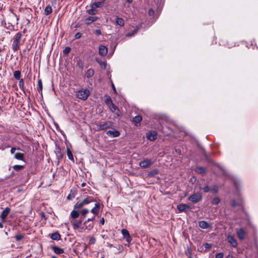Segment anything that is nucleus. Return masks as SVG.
I'll list each match as a JSON object with an SVG mask.
<instances>
[{"label":"nucleus","mask_w":258,"mask_h":258,"mask_svg":"<svg viewBox=\"0 0 258 258\" xmlns=\"http://www.w3.org/2000/svg\"><path fill=\"white\" fill-rule=\"evenodd\" d=\"M90 91L88 89H82L77 92V97L83 100H86L90 95Z\"/></svg>","instance_id":"nucleus-1"},{"label":"nucleus","mask_w":258,"mask_h":258,"mask_svg":"<svg viewBox=\"0 0 258 258\" xmlns=\"http://www.w3.org/2000/svg\"><path fill=\"white\" fill-rule=\"evenodd\" d=\"M188 200L194 203H197L202 200V196L200 193L197 192L190 196Z\"/></svg>","instance_id":"nucleus-2"},{"label":"nucleus","mask_w":258,"mask_h":258,"mask_svg":"<svg viewBox=\"0 0 258 258\" xmlns=\"http://www.w3.org/2000/svg\"><path fill=\"white\" fill-rule=\"evenodd\" d=\"M113 125V122L112 121H108L97 125V127L99 131H102L107 128H111Z\"/></svg>","instance_id":"nucleus-3"},{"label":"nucleus","mask_w":258,"mask_h":258,"mask_svg":"<svg viewBox=\"0 0 258 258\" xmlns=\"http://www.w3.org/2000/svg\"><path fill=\"white\" fill-rule=\"evenodd\" d=\"M153 164V162L151 159H146L144 160L141 161L139 163V165L141 167L146 168L150 167Z\"/></svg>","instance_id":"nucleus-4"},{"label":"nucleus","mask_w":258,"mask_h":258,"mask_svg":"<svg viewBox=\"0 0 258 258\" xmlns=\"http://www.w3.org/2000/svg\"><path fill=\"white\" fill-rule=\"evenodd\" d=\"M236 232L237 236L239 238V239H240V240H243V239H244L245 237L246 232L243 229V228H241L239 229H236Z\"/></svg>","instance_id":"nucleus-5"},{"label":"nucleus","mask_w":258,"mask_h":258,"mask_svg":"<svg viewBox=\"0 0 258 258\" xmlns=\"http://www.w3.org/2000/svg\"><path fill=\"white\" fill-rule=\"evenodd\" d=\"M108 107L110 111L115 114L117 116H120V112L119 108L113 103L110 104Z\"/></svg>","instance_id":"nucleus-6"},{"label":"nucleus","mask_w":258,"mask_h":258,"mask_svg":"<svg viewBox=\"0 0 258 258\" xmlns=\"http://www.w3.org/2000/svg\"><path fill=\"white\" fill-rule=\"evenodd\" d=\"M228 242L231 244L233 247H236L237 246V242L234 236L229 235L227 237Z\"/></svg>","instance_id":"nucleus-7"},{"label":"nucleus","mask_w":258,"mask_h":258,"mask_svg":"<svg viewBox=\"0 0 258 258\" xmlns=\"http://www.w3.org/2000/svg\"><path fill=\"white\" fill-rule=\"evenodd\" d=\"M121 233L123 236V238L126 239V241L128 243H130L132 239L128 231L125 229H123L121 230Z\"/></svg>","instance_id":"nucleus-8"},{"label":"nucleus","mask_w":258,"mask_h":258,"mask_svg":"<svg viewBox=\"0 0 258 258\" xmlns=\"http://www.w3.org/2000/svg\"><path fill=\"white\" fill-rule=\"evenodd\" d=\"M157 134L155 131L150 132L147 134V138L151 141H153L157 138Z\"/></svg>","instance_id":"nucleus-9"},{"label":"nucleus","mask_w":258,"mask_h":258,"mask_svg":"<svg viewBox=\"0 0 258 258\" xmlns=\"http://www.w3.org/2000/svg\"><path fill=\"white\" fill-rule=\"evenodd\" d=\"M108 48L104 45H101L99 47V54L102 56H105L107 54Z\"/></svg>","instance_id":"nucleus-10"},{"label":"nucleus","mask_w":258,"mask_h":258,"mask_svg":"<svg viewBox=\"0 0 258 258\" xmlns=\"http://www.w3.org/2000/svg\"><path fill=\"white\" fill-rule=\"evenodd\" d=\"M106 134L111 137H117L120 136V132L116 130L113 131L109 130L106 132Z\"/></svg>","instance_id":"nucleus-11"},{"label":"nucleus","mask_w":258,"mask_h":258,"mask_svg":"<svg viewBox=\"0 0 258 258\" xmlns=\"http://www.w3.org/2000/svg\"><path fill=\"white\" fill-rule=\"evenodd\" d=\"M191 208L187 204H181L177 205V209L179 212H183L186 211L187 209H191Z\"/></svg>","instance_id":"nucleus-12"},{"label":"nucleus","mask_w":258,"mask_h":258,"mask_svg":"<svg viewBox=\"0 0 258 258\" xmlns=\"http://www.w3.org/2000/svg\"><path fill=\"white\" fill-rule=\"evenodd\" d=\"M73 226L74 229H78L80 228V226L82 223V220H74L71 221Z\"/></svg>","instance_id":"nucleus-13"},{"label":"nucleus","mask_w":258,"mask_h":258,"mask_svg":"<svg viewBox=\"0 0 258 258\" xmlns=\"http://www.w3.org/2000/svg\"><path fill=\"white\" fill-rule=\"evenodd\" d=\"M51 249L57 254H60L64 252V250L62 248L56 245H51Z\"/></svg>","instance_id":"nucleus-14"},{"label":"nucleus","mask_w":258,"mask_h":258,"mask_svg":"<svg viewBox=\"0 0 258 258\" xmlns=\"http://www.w3.org/2000/svg\"><path fill=\"white\" fill-rule=\"evenodd\" d=\"M10 208L9 207H7L2 211L0 215V217L1 218L2 220H4L6 218L9 213H10Z\"/></svg>","instance_id":"nucleus-15"},{"label":"nucleus","mask_w":258,"mask_h":258,"mask_svg":"<svg viewBox=\"0 0 258 258\" xmlns=\"http://www.w3.org/2000/svg\"><path fill=\"white\" fill-rule=\"evenodd\" d=\"M100 208V204L99 203H97L95 204L94 207H93L91 212L94 215H97L99 212V209Z\"/></svg>","instance_id":"nucleus-16"},{"label":"nucleus","mask_w":258,"mask_h":258,"mask_svg":"<svg viewBox=\"0 0 258 258\" xmlns=\"http://www.w3.org/2000/svg\"><path fill=\"white\" fill-rule=\"evenodd\" d=\"M195 172L200 174H205L206 173V169L203 167H197L194 169Z\"/></svg>","instance_id":"nucleus-17"},{"label":"nucleus","mask_w":258,"mask_h":258,"mask_svg":"<svg viewBox=\"0 0 258 258\" xmlns=\"http://www.w3.org/2000/svg\"><path fill=\"white\" fill-rule=\"evenodd\" d=\"M142 120V117L140 115L136 116L133 118V122L135 125L138 126L140 125V122Z\"/></svg>","instance_id":"nucleus-18"},{"label":"nucleus","mask_w":258,"mask_h":258,"mask_svg":"<svg viewBox=\"0 0 258 258\" xmlns=\"http://www.w3.org/2000/svg\"><path fill=\"white\" fill-rule=\"evenodd\" d=\"M199 226L201 228L208 229L210 227L211 225L205 221H201L199 222Z\"/></svg>","instance_id":"nucleus-19"},{"label":"nucleus","mask_w":258,"mask_h":258,"mask_svg":"<svg viewBox=\"0 0 258 258\" xmlns=\"http://www.w3.org/2000/svg\"><path fill=\"white\" fill-rule=\"evenodd\" d=\"M98 18L96 16L94 17H89L85 19V21L86 25H89L91 24L92 22L96 21L97 20Z\"/></svg>","instance_id":"nucleus-20"},{"label":"nucleus","mask_w":258,"mask_h":258,"mask_svg":"<svg viewBox=\"0 0 258 258\" xmlns=\"http://www.w3.org/2000/svg\"><path fill=\"white\" fill-rule=\"evenodd\" d=\"M159 171L157 169H154L149 171L148 173V176L149 177H152L155 176L156 175L158 174Z\"/></svg>","instance_id":"nucleus-21"},{"label":"nucleus","mask_w":258,"mask_h":258,"mask_svg":"<svg viewBox=\"0 0 258 258\" xmlns=\"http://www.w3.org/2000/svg\"><path fill=\"white\" fill-rule=\"evenodd\" d=\"M95 200L93 197H88L82 201L84 205H87L91 202H95Z\"/></svg>","instance_id":"nucleus-22"},{"label":"nucleus","mask_w":258,"mask_h":258,"mask_svg":"<svg viewBox=\"0 0 258 258\" xmlns=\"http://www.w3.org/2000/svg\"><path fill=\"white\" fill-rule=\"evenodd\" d=\"M84 225L86 229L90 231L93 229L94 227V223L93 222H89L88 223H87V222H84Z\"/></svg>","instance_id":"nucleus-23"},{"label":"nucleus","mask_w":258,"mask_h":258,"mask_svg":"<svg viewBox=\"0 0 258 258\" xmlns=\"http://www.w3.org/2000/svg\"><path fill=\"white\" fill-rule=\"evenodd\" d=\"M50 238L52 240H59L60 239V235L58 232H56L51 234Z\"/></svg>","instance_id":"nucleus-24"},{"label":"nucleus","mask_w":258,"mask_h":258,"mask_svg":"<svg viewBox=\"0 0 258 258\" xmlns=\"http://www.w3.org/2000/svg\"><path fill=\"white\" fill-rule=\"evenodd\" d=\"M103 2H97L95 3H93L90 5V8H101L103 6Z\"/></svg>","instance_id":"nucleus-25"},{"label":"nucleus","mask_w":258,"mask_h":258,"mask_svg":"<svg viewBox=\"0 0 258 258\" xmlns=\"http://www.w3.org/2000/svg\"><path fill=\"white\" fill-rule=\"evenodd\" d=\"M79 212L77 210H74L71 213V217L74 219H76L79 216Z\"/></svg>","instance_id":"nucleus-26"},{"label":"nucleus","mask_w":258,"mask_h":258,"mask_svg":"<svg viewBox=\"0 0 258 258\" xmlns=\"http://www.w3.org/2000/svg\"><path fill=\"white\" fill-rule=\"evenodd\" d=\"M24 154L21 153H16L14 154V158L18 160L24 161Z\"/></svg>","instance_id":"nucleus-27"},{"label":"nucleus","mask_w":258,"mask_h":258,"mask_svg":"<svg viewBox=\"0 0 258 258\" xmlns=\"http://www.w3.org/2000/svg\"><path fill=\"white\" fill-rule=\"evenodd\" d=\"M104 97L105 98V99L104 100L105 103L108 107L110 104H111L113 103V102L112 101L111 97L109 96L105 95Z\"/></svg>","instance_id":"nucleus-28"},{"label":"nucleus","mask_w":258,"mask_h":258,"mask_svg":"<svg viewBox=\"0 0 258 258\" xmlns=\"http://www.w3.org/2000/svg\"><path fill=\"white\" fill-rule=\"evenodd\" d=\"M115 23L116 24L120 26H123L124 24V20L119 17H116L115 19Z\"/></svg>","instance_id":"nucleus-29"},{"label":"nucleus","mask_w":258,"mask_h":258,"mask_svg":"<svg viewBox=\"0 0 258 258\" xmlns=\"http://www.w3.org/2000/svg\"><path fill=\"white\" fill-rule=\"evenodd\" d=\"M20 42H16L15 41H13L12 45V48L14 51H17L19 48Z\"/></svg>","instance_id":"nucleus-30"},{"label":"nucleus","mask_w":258,"mask_h":258,"mask_svg":"<svg viewBox=\"0 0 258 258\" xmlns=\"http://www.w3.org/2000/svg\"><path fill=\"white\" fill-rule=\"evenodd\" d=\"M52 9L50 6H47L44 9V15L46 16L49 15L52 13Z\"/></svg>","instance_id":"nucleus-31"},{"label":"nucleus","mask_w":258,"mask_h":258,"mask_svg":"<svg viewBox=\"0 0 258 258\" xmlns=\"http://www.w3.org/2000/svg\"><path fill=\"white\" fill-rule=\"evenodd\" d=\"M42 82L41 79H39L38 80V88L37 90L41 94V95L42 94Z\"/></svg>","instance_id":"nucleus-32"},{"label":"nucleus","mask_w":258,"mask_h":258,"mask_svg":"<svg viewBox=\"0 0 258 258\" xmlns=\"http://www.w3.org/2000/svg\"><path fill=\"white\" fill-rule=\"evenodd\" d=\"M94 74V71L93 69H90L89 70H88L86 73H85V76L89 78H90V77H92Z\"/></svg>","instance_id":"nucleus-33"},{"label":"nucleus","mask_w":258,"mask_h":258,"mask_svg":"<svg viewBox=\"0 0 258 258\" xmlns=\"http://www.w3.org/2000/svg\"><path fill=\"white\" fill-rule=\"evenodd\" d=\"M67 156L68 157V158L70 160H71L74 162V159L73 153H72V151L69 148H67Z\"/></svg>","instance_id":"nucleus-34"},{"label":"nucleus","mask_w":258,"mask_h":258,"mask_svg":"<svg viewBox=\"0 0 258 258\" xmlns=\"http://www.w3.org/2000/svg\"><path fill=\"white\" fill-rule=\"evenodd\" d=\"M96 61L100 64V66L102 68H104V69L106 68V62L105 61H102V60H101L100 59L98 58H96Z\"/></svg>","instance_id":"nucleus-35"},{"label":"nucleus","mask_w":258,"mask_h":258,"mask_svg":"<svg viewBox=\"0 0 258 258\" xmlns=\"http://www.w3.org/2000/svg\"><path fill=\"white\" fill-rule=\"evenodd\" d=\"M211 190L213 194H216L219 191V186L215 184L212 186Z\"/></svg>","instance_id":"nucleus-36"},{"label":"nucleus","mask_w":258,"mask_h":258,"mask_svg":"<svg viewBox=\"0 0 258 258\" xmlns=\"http://www.w3.org/2000/svg\"><path fill=\"white\" fill-rule=\"evenodd\" d=\"M21 73L20 71H16L14 72V77L16 80H20Z\"/></svg>","instance_id":"nucleus-37"},{"label":"nucleus","mask_w":258,"mask_h":258,"mask_svg":"<svg viewBox=\"0 0 258 258\" xmlns=\"http://www.w3.org/2000/svg\"><path fill=\"white\" fill-rule=\"evenodd\" d=\"M22 36L21 32H18L17 33L16 35L15 36L14 41H15L16 42H20V40L21 39Z\"/></svg>","instance_id":"nucleus-38"},{"label":"nucleus","mask_w":258,"mask_h":258,"mask_svg":"<svg viewBox=\"0 0 258 258\" xmlns=\"http://www.w3.org/2000/svg\"><path fill=\"white\" fill-rule=\"evenodd\" d=\"M87 12L89 15H95L97 13V11L96 10V8H91L90 9H89V10L87 11Z\"/></svg>","instance_id":"nucleus-39"},{"label":"nucleus","mask_w":258,"mask_h":258,"mask_svg":"<svg viewBox=\"0 0 258 258\" xmlns=\"http://www.w3.org/2000/svg\"><path fill=\"white\" fill-rule=\"evenodd\" d=\"M220 201L221 200L218 197L214 198L212 201V204L214 205H217L220 203Z\"/></svg>","instance_id":"nucleus-40"},{"label":"nucleus","mask_w":258,"mask_h":258,"mask_svg":"<svg viewBox=\"0 0 258 258\" xmlns=\"http://www.w3.org/2000/svg\"><path fill=\"white\" fill-rule=\"evenodd\" d=\"M84 206V204L83 203L82 201L81 202H77L74 206V209H81L82 207H83Z\"/></svg>","instance_id":"nucleus-41"},{"label":"nucleus","mask_w":258,"mask_h":258,"mask_svg":"<svg viewBox=\"0 0 258 258\" xmlns=\"http://www.w3.org/2000/svg\"><path fill=\"white\" fill-rule=\"evenodd\" d=\"M13 169L16 171H20L24 168V165H15L13 167Z\"/></svg>","instance_id":"nucleus-42"},{"label":"nucleus","mask_w":258,"mask_h":258,"mask_svg":"<svg viewBox=\"0 0 258 258\" xmlns=\"http://www.w3.org/2000/svg\"><path fill=\"white\" fill-rule=\"evenodd\" d=\"M24 234H18L15 236V239L17 241H20L24 238Z\"/></svg>","instance_id":"nucleus-43"},{"label":"nucleus","mask_w":258,"mask_h":258,"mask_svg":"<svg viewBox=\"0 0 258 258\" xmlns=\"http://www.w3.org/2000/svg\"><path fill=\"white\" fill-rule=\"evenodd\" d=\"M19 86L20 88L22 90L24 91V81L23 79H21L19 80Z\"/></svg>","instance_id":"nucleus-44"},{"label":"nucleus","mask_w":258,"mask_h":258,"mask_svg":"<svg viewBox=\"0 0 258 258\" xmlns=\"http://www.w3.org/2000/svg\"><path fill=\"white\" fill-rule=\"evenodd\" d=\"M71 48L70 47H66L63 50L64 55H68L71 51Z\"/></svg>","instance_id":"nucleus-45"},{"label":"nucleus","mask_w":258,"mask_h":258,"mask_svg":"<svg viewBox=\"0 0 258 258\" xmlns=\"http://www.w3.org/2000/svg\"><path fill=\"white\" fill-rule=\"evenodd\" d=\"M77 66H78V67L80 69H82V70H83V62H82V61L81 59H79L78 60V61H77Z\"/></svg>","instance_id":"nucleus-46"},{"label":"nucleus","mask_w":258,"mask_h":258,"mask_svg":"<svg viewBox=\"0 0 258 258\" xmlns=\"http://www.w3.org/2000/svg\"><path fill=\"white\" fill-rule=\"evenodd\" d=\"M231 204L232 207L234 208L239 206L238 203L234 200L231 201Z\"/></svg>","instance_id":"nucleus-47"},{"label":"nucleus","mask_w":258,"mask_h":258,"mask_svg":"<svg viewBox=\"0 0 258 258\" xmlns=\"http://www.w3.org/2000/svg\"><path fill=\"white\" fill-rule=\"evenodd\" d=\"M96 242V239L94 237H91L89 239V244H94Z\"/></svg>","instance_id":"nucleus-48"},{"label":"nucleus","mask_w":258,"mask_h":258,"mask_svg":"<svg viewBox=\"0 0 258 258\" xmlns=\"http://www.w3.org/2000/svg\"><path fill=\"white\" fill-rule=\"evenodd\" d=\"M203 190L205 192L207 193L210 191L211 188L208 185H206L203 188Z\"/></svg>","instance_id":"nucleus-49"},{"label":"nucleus","mask_w":258,"mask_h":258,"mask_svg":"<svg viewBox=\"0 0 258 258\" xmlns=\"http://www.w3.org/2000/svg\"><path fill=\"white\" fill-rule=\"evenodd\" d=\"M138 31V29H135L132 33H128L126 34V36L131 37L134 35L135 33H136Z\"/></svg>","instance_id":"nucleus-50"},{"label":"nucleus","mask_w":258,"mask_h":258,"mask_svg":"<svg viewBox=\"0 0 258 258\" xmlns=\"http://www.w3.org/2000/svg\"><path fill=\"white\" fill-rule=\"evenodd\" d=\"M204 246L206 249H210L212 247V245L208 243H206L204 244Z\"/></svg>","instance_id":"nucleus-51"},{"label":"nucleus","mask_w":258,"mask_h":258,"mask_svg":"<svg viewBox=\"0 0 258 258\" xmlns=\"http://www.w3.org/2000/svg\"><path fill=\"white\" fill-rule=\"evenodd\" d=\"M223 253L222 252L218 253L216 254L215 258H223Z\"/></svg>","instance_id":"nucleus-52"},{"label":"nucleus","mask_w":258,"mask_h":258,"mask_svg":"<svg viewBox=\"0 0 258 258\" xmlns=\"http://www.w3.org/2000/svg\"><path fill=\"white\" fill-rule=\"evenodd\" d=\"M81 36H82V33H81L80 32H78L75 34L74 37H75V39H79Z\"/></svg>","instance_id":"nucleus-53"},{"label":"nucleus","mask_w":258,"mask_h":258,"mask_svg":"<svg viewBox=\"0 0 258 258\" xmlns=\"http://www.w3.org/2000/svg\"><path fill=\"white\" fill-rule=\"evenodd\" d=\"M88 212H89V210L88 209H84L82 211L81 213L83 215V216H85L86 214H87Z\"/></svg>","instance_id":"nucleus-54"},{"label":"nucleus","mask_w":258,"mask_h":258,"mask_svg":"<svg viewBox=\"0 0 258 258\" xmlns=\"http://www.w3.org/2000/svg\"><path fill=\"white\" fill-rule=\"evenodd\" d=\"M95 33L96 35L99 36L101 34V31L100 29H97L95 31Z\"/></svg>","instance_id":"nucleus-55"},{"label":"nucleus","mask_w":258,"mask_h":258,"mask_svg":"<svg viewBox=\"0 0 258 258\" xmlns=\"http://www.w3.org/2000/svg\"><path fill=\"white\" fill-rule=\"evenodd\" d=\"M94 219H95L94 217L93 218H89L87 219V220L85 221V222H87V223H88L89 222H93V221L94 220Z\"/></svg>","instance_id":"nucleus-56"},{"label":"nucleus","mask_w":258,"mask_h":258,"mask_svg":"<svg viewBox=\"0 0 258 258\" xmlns=\"http://www.w3.org/2000/svg\"><path fill=\"white\" fill-rule=\"evenodd\" d=\"M94 219H95L94 217L93 218H89L87 219V220L85 221V222H87V223H88L89 222H93V221L94 220Z\"/></svg>","instance_id":"nucleus-57"},{"label":"nucleus","mask_w":258,"mask_h":258,"mask_svg":"<svg viewBox=\"0 0 258 258\" xmlns=\"http://www.w3.org/2000/svg\"><path fill=\"white\" fill-rule=\"evenodd\" d=\"M16 150V149L15 148H14V147L12 148L11 149V153L15 154V152Z\"/></svg>","instance_id":"nucleus-58"},{"label":"nucleus","mask_w":258,"mask_h":258,"mask_svg":"<svg viewBox=\"0 0 258 258\" xmlns=\"http://www.w3.org/2000/svg\"><path fill=\"white\" fill-rule=\"evenodd\" d=\"M111 86H112V89L113 90V92L115 94H116L117 93V92H116V89H115V87L114 85V84L112 83V85H111Z\"/></svg>","instance_id":"nucleus-59"},{"label":"nucleus","mask_w":258,"mask_h":258,"mask_svg":"<svg viewBox=\"0 0 258 258\" xmlns=\"http://www.w3.org/2000/svg\"><path fill=\"white\" fill-rule=\"evenodd\" d=\"M104 218H102L100 221V223L101 225H103L104 224Z\"/></svg>","instance_id":"nucleus-60"},{"label":"nucleus","mask_w":258,"mask_h":258,"mask_svg":"<svg viewBox=\"0 0 258 258\" xmlns=\"http://www.w3.org/2000/svg\"><path fill=\"white\" fill-rule=\"evenodd\" d=\"M196 180H197V178H196V177H195V176H193V177H192L190 178V180H191V181H192H192L195 182V181H196Z\"/></svg>","instance_id":"nucleus-61"},{"label":"nucleus","mask_w":258,"mask_h":258,"mask_svg":"<svg viewBox=\"0 0 258 258\" xmlns=\"http://www.w3.org/2000/svg\"><path fill=\"white\" fill-rule=\"evenodd\" d=\"M13 15L16 18V20L18 22L19 20V17L14 13H13Z\"/></svg>","instance_id":"nucleus-62"},{"label":"nucleus","mask_w":258,"mask_h":258,"mask_svg":"<svg viewBox=\"0 0 258 258\" xmlns=\"http://www.w3.org/2000/svg\"><path fill=\"white\" fill-rule=\"evenodd\" d=\"M5 222L4 220H2V222H0V228H3L4 227L3 223Z\"/></svg>","instance_id":"nucleus-63"},{"label":"nucleus","mask_w":258,"mask_h":258,"mask_svg":"<svg viewBox=\"0 0 258 258\" xmlns=\"http://www.w3.org/2000/svg\"><path fill=\"white\" fill-rule=\"evenodd\" d=\"M107 245L108 246H109V247H113V244H110V243H108V242H107Z\"/></svg>","instance_id":"nucleus-64"}]
</instances>
